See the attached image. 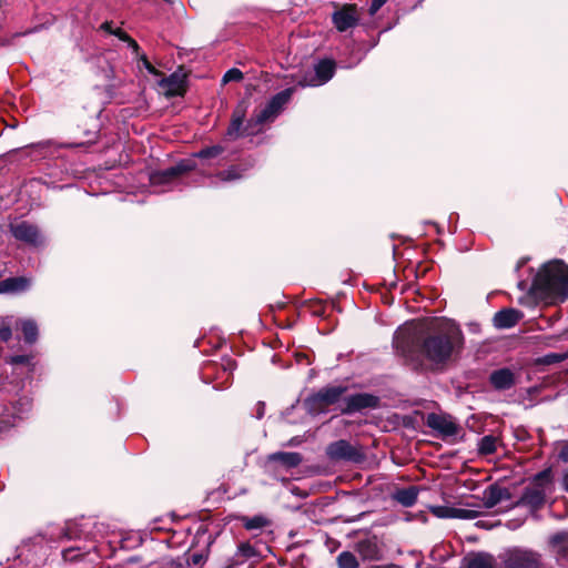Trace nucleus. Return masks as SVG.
Returning <instances> with one entry per match:
<instances>
[{
  "instance_id": "nucleus-9",
  "label": "nucleus",
  "mask_w": 568,
  "mask_h": 568,
  "mask_svg": "<svg viewBox=\"0 0 568 568\" xmlns=\"http://www.w3.org/2000/svg\"><path fill=\"white\" fill-rule=\"evenodd\" d=\"M427 426L438 432L443 437L454 436L458 433L456 422L446 415L429 414L427 416Z\"/></svg>"
},
{
  "instance_id": "nucleus-12",
  "label": "nucleus",
  "mask_w": 568,
  "mask_h": 568,
  "mask_svg": "<svg viewBox=\"0 0 568 568\" xmlns=\"http://www.w3.org/2000/svg\"><path fill=\"white\" fill-rule=\"evenodd\" d=\"M334 71H335V63L331 60H323V61L318 62L315 67V73H316L315 79H312L311 81H306V80L302 81V82H300V84L302 87H306V85L315 87V85L324 84L333 78Z\"/></svg>"
},
{
  "instance_id": "nucleus-18",
  "label": "nucleus",
  "mask_w": 568,
  "mask_h": 568,
  "mask_svg": "<svg viewBox=\"0 0 568 568\" xmlns=\"http://www.w3.org/2000/svg\"><path fill=\"white\" fill-rule=\"evenodd\" d=\"M245 116V109L242 105H239L232 115L231 123L226 131V136L231 140H235L241 135V128L243 124V120Z\"/></svg>"
},
{
  "instance_id": "nucleus-10",
  "label": "nucleus",
  "mask_w": 568,
  "mask_h": 568,
  "mask_svg": "<svg viewBox=\"0 0 568 568\" xmlns=\"http://www.w3.org/2000/svg\"><path fill=\"white\" fill-rule=\"evenodd\" d=\"M159 87L162 93L168 98L183 95L185 92V74L174 72L168 78L161 79Z\"/></svg>"
},
{
  "instance_id": "nucleus-45",
  "label": "nucleus",
  "mask_w": 568,
  "mask_h": 568,
  "mask_svg": "<svg viewBox=\"0 0 568 568\" xmlns=\"http://www.w3.org/2000/svg\"><path fill=\"white\" fill-rule=\"evenodd\" d=\"M262 415H263L262 409H258V417H261Z\"/></svg>"
},
{
  "instance_id": "nucleus-23",
  "label": "nucleus",
  "mask_w": 568,
  "mask_h": 568,
  "mask_svg": "<svg viewBox=\"0 0 568 568\" xmlns=\"http://www.w3.org/2000/svg\"><path fill=\"white\" fill-rule=\"evenodd\" d=\"M21 328L27 343H33L38 336L37 324L31 320H26L21 323Z\"/></svg>"
},
{
  "instance_id": "nucleus-17",
  "label": "nucleus",
  "mask_w": 568,
  "mask_h": 568,
  "mask_svg": "<svg viewBox=\"0 0 568 568\" xmlns=\"http://www.w3.org/2000/svg\"><path fill=\"white\" fill-rule=\"evenodd\" d=\"M267 459L270 462H275L282 464L286 468H293L301 464L302 457L298 453L295 452H278L268 455Z\"/></svg>"
},
{
  "instance_id": "nucleus-42",
  "label": "nucleus",
  "mask_w": 568,
  "mask_h": 568,
  "mask_svg": "<svg viewBox=\"0 0 568 568\" xmlns=\"http://www.w3.org/2000/svg\"><path fill=\"white\" fill-rule=\"evenodd\" d=\"M564 487L568 491V474L564 477Z\"/></svg>"
},
{
  "instance_id": "nucleus-14",
  "label": "nucleus",
  "mask_w": 568,
  "mask_h": 568,
  "mask_svg": "<svg viewBox=\"0 0 568 568\" xmlns=\"http://www.w3.org/2000/svg\"><path fill=\"white\" fill-rule=\"evenodd\" d=\"M523 317V313L515 308H505L497 312L494 316V325L497 328H510L515 326Z\"/></svg>"
},
{
  "instance_id": "nucleus-22",
  "label": "nucleus",
  "mask_w": 568,
  "mask_h": 568,
  "mask_svg": "<svg viewBox=\"0 0 568 568\" xmlns=\"http://www.w3.org/2000/svg\"><path fill=\"white\" fill-rule=\"evenodd\" d=\"M467 568H494V558L485 554L474 555L467 559Z\"/></svg>"
},
{
  "instance_id": "nucleus-11",
  "label": "nucleus",
  "mask_w": 568,
  "mask_h": 568,
  "mask_svg": "<svg viewBox=\"0 0 568 568\" xmlns=\"http://www.w3.org/2000/svg\"><path fill=\"white\" fill-rule=\"evenodd\" d=\"M10 230L12 235L19 241H23L31 245H39L42 243V237L38 227L28 222L11 224Z\"/></svg>"
},
{
  "instance_id": "nucleus-15",
  "label": "nucleus",
  "mask_w": 568,
  "mask_h": 568,
  "mask_svg": "<svg viewBox=\"0 0 568 568\" xmlns=\"http://www.w3.org/2000/svg\"><path fill=\"white\" fill-rule=\"evenodd\" d=\"M489 381L498 390L509 389L515 384V375L508 368H500L490 374Z\"/></svg>"
},
{
  "instance_id": "nucleus-2",
  "label": "nucleus",
  "mask_w": 568,
  "mask_h": 568,
  "mask_svg": "<svg viewBox=\"0 0 568 568\" xmlns=\"http://www.w3.org/2000/svg\"><path fill=\"white\" fill-rule=\"evenodd\" d=\"M532 290L535 294L550 302L568 298V265L561 261L546 263L537 273Z\"/></svg>"
},
{
  "instance_id": "nucleus-34",
  "label": "nucleus",
  "mask_w": 568,
  "mask_h": 568,
  "mask_svg": "<svg viewBox=\"0 0 568 568\" xmlns=\"http://www.w3.org/2000/svg\"><path fill=\"white\" fill-rule=\"evenodd\" d=\"M29 362V357L24 355H18L11 358L12 364H26Z\"/></svg>"
},
{
  "instance_id": "nucleus-6",
  "label": "nucleus",
  "mask_w": 568,
  "mask_h": 568,
  "mask_svg": "<svg viewBox=\"0 0 568 568\" xmlns=\"http://www.w3.org/2000/svg\"><path fill=\"white\" fill-rule=\"evenodd\" d=\"M326 453L329 458L335 460L358 462L363 458V454L359 448L344 439L329 444Z\"/></svg>"
},
{
  "instance_id": "nucleus-46",
  "label": "nucleus",
  "mask_w": 568,
  "mask_h": 568,
  "mask_svg": "<svg viewBox=\"0 0 568 568\" xmlns=\"http://www.w3.org/2000/svg\"><path fill=\"white\" fill-rule=\"evenodd\" d=\"M234 564L229 565L226 568H233Z\"/></svg>"
},
{
  "instance_id": "nucleus-1",
  "label": "nucleus",
  "mask_w": 568,
  "mask_h": 568,
  "mask_svg": "<svg viewBox=\"0 0 568 568\" xmlns=\"http://www.w3.org/2000/svg\"><path fill=\"white\" fill-rule=\"evenodd\" d=\"M464 345V335L459 326L452 320L433 321L418 343L422 359L433 369L446 366L457 356Z\"/></svg>"
},
{
  "instance_id": "nucleus-24",
  "label": "nucleus",
  "mask_w": 568,
  "mask_h": 568,
  "mask_svg": "<svg viewBox=\"0 0 568 568\" xmlns=\"http://www.w3.org/2000/svg\"><path fill=\"white\" fill-rule=\"evenodd\" d=\"M497 439L494 436H484L478 443V449L480 454L489 455L496 450Z\"/></svg>"
},
{
  "instance_id": "nucleus-31",
  "label": "nucleus",
  "mask_w": 568,
  "mask_h": 568,
  "mask_svg": "<svg viewBox=\"0 0 568 568\" xmlns=\"http://www.w3.org/2000/svg\"><path fill=\"white\" fill-rule=\"evenodd\" d=\"M237 555L244 558H251L255 555V550L248 542H242L237 547Z\"/></svg>"
},
{
  "instance_id": "nucleus-32",
  "label": "nucleus",
  "mask_w": 568,
  "mask_h": 568,
  "mask_svg": "<svg viewBox=\"0 0 568 568\" xmlns=\"http://www.w3.org/2000/svg\"><path fill=\"white\" fill-rule=\"evenodd\" d=\"M219 176L223 181H232L239 179L241 175L236 173V169L232 168L225 172H222Z\"/></svg>"
},
{
  "instance_id": "nucleus-19",
  "label": "nucleus",
  "mask_w": 568,
  "mask_h": 568,
  "mask_svg": "<svg viewBox=\"0 0 568 568\" xmlns=\"http://www.w3.org/2000/svg\"><path fill=\"white\" fill-rule=\"evenodd\" d=\"M30 285L24 277H11L0 282V293H17L24 291Z\"/></svg>"
},
{
  "instance_id": "nucleus-41",
  "label": "nucleus",
  "mask_w": 568,
  "mask_h": 568,
  "mask_svg": "<svg viewBox=\"0 0 568 568\" xmlns=\"http://www.w3.org/2000/svg\"><path fill=\"white\" fill-rule=\"evenodd\" d=\"M539 478H548L549 477V470L542 471L538 475Z\"/></svg>"
},
{
  "instance_id": "nucleus-36",
  "label": "nucleus",
  "mask_w": 568,
  "mask_h": 568,
  "mask_svg": "<svg viewBox=\"0 0 568 568\" xmlns=\"http://www.w3.org/2000/svg\"><path fill=\"white\" fill-rule=\"evenodd\" d=\"M142 60H143V64H144L145 69H146L150 73L155 74V75H158V74H159V71H158V70H156V69H155V68H154V67H153V65H152V64L146 60V58H145V57H143V58H142Z\"/></svg>"
},
{
  "instance_id": "nucleus-43",
  "label": "nucleus",
  "mask_w": 568,
  "mask_h": 568,
  "mask_svg": "<svg viewBox=\"0 0 568 568\" xmlns=\"http://www.w3.org/2000/svg\"><path fill=\"white\" fill-rule=\"evenodd\" d=\"M549 357H552V359H555V361L560 358V356H558V355H550Z\"/></svg>"
},
{
  "instance_id": "nucleus-39",
  "label": "nucleus",
  "mask_w": 568,
  "mask_h": 568,
  "mask_svg": "<svg viewBox=\"0 0 568 568\" xmlns=\"http://www.w3.org/2000/svg\"><path fill=\"white\" fill-rule=\"evenodd\" d=\"M400 338H402V337H400V335H399V334H398V335H396V337H395V345H396V347H397V348H400V347H402V341H400Z\"/></svg>"
},
{
  "instance_id": "nucleus-29",
  "label": "nucleus",
  "mask_w": 568,
  "mask_h": 568,
  "mask_svg": "<svg viewBox=\"0 0 568 568\" xmlns=\"http://www.w3.org/2000/svg\"><path fill=\"white\" fill-rule=\"evenodd\" d=\"M11 324H12V317H0V338L4 342L10 339L12 333H11Z\"/></svg>"
},
{
  "instance_id": "nucleus-33",
  "label": "nucleus",
  "mask_w": 568,
  "mask_h": 568,
  "mask_svg": "<svg viewBox=\"0 0 568 568\" xmlns=\"http://www.w3.org/2000/svg\"><path fill=\"white\" fill-rule=\"evenodd\" d=\"M386 1L387 0H373L369 8V13L375 14Z\"/></svg>"
},
{
  "instance_id": "nucleus-8",
  "label": "nucleus",
  "mask_w": 568,
  "mask_h": 568,
  "mask_svg": "<svg viewBox=\"0 0 568 568\" xmlns=\"http://www.w3.org/2000/svg\"><path fill=\"white\" fill-rule=\"evenodd\" d=\"M332 19L336 29L344 32L357 24L359 16L355 6L346 4L335 11Z\"/></svg>"
},
{
  "instance_id": "nucleus-3",
  "label": "nucleus",
  "mask_w": 568,
  "mask_h": 568,
  "mask_svg": "<svg viewBox=\"0 0 568 568\" xmlns=\"http://www.w3.org/2000/svg\"><path fill=\"white\" fill-rule=\"evenodd\" d=\"M347 388L344 386H327L305 399V406L312 414H321L328 409L329 406L336 405L339 410L344 395Z\"/></svg>"
},
{
  "instance_id": "nucleus-37",
  "label": "nucleus",
  "mask_w": 568,
  "mask_h": 568,
  "mask_svg": "<svg viewBox=\"0 0 568 568\" xmlns=\"http://www.w3.org/2000/svg\"><path fill=\"white\" fill-rule=\"evenodd\" d=\"M202 560H203V556L200 555V554H194L191 557V564L192 565H199L200 562H202Z\"/></svg>"
},
{
  "instance_id": "nucleus-21",
  "label": "nucleus",
  "mask_w": 568,
  "mask_h": 568,
  "mask_svg": "<svg viewBox=\"0 0 568 568\" xmlns=\"http://www.w3.org/2000/svg\"><path fill=\"white\" fill-rule=\"evenodd\" d=\"M394 498L405 507H412L417 500V489L415 487H409L406 489H400L396 491Z\"/></svg>"
},
{
  "instance_id": "nucleus-20",
  "label": "nucleus",
  "mask_w": 568,
  "mask_h": 568,
  "mask_svg": "<svg viewBox=\"0 0 568 568\" xmlns=\"http://www.w3.org/2000/svg\"><path fill=\"white\" fill-rule=\"evenodd\" d=\"M432 513L439 518H467L470 514L469 510L443 506L433 507Z\"/></svg>"
},
{
  "instance_id": "nucleus-27",
  "label": "nucleus",
  "mask_w": 568,
  "mask_h": 568,
  "mask_svg": "<svg viewBox=\"0 0 568 568\" xmlns=\"http://www.w3.org/2000/svg\"><path fill=\"white\" fill-rule=\"evenodd\" d=\"M243 524L246 529L252 530L265 527L268 521L263 516H254L251 518H244Z\"/></svg>"
},
{
  "instance_id": "nucleus-35",
  "label": "nucleus",
  "mask_w": 568,
  "mask_h": 568,
  "mask_svg": "<svg viewBox=\"0 0 568 568\" xmlns=\"http://www.w3.org/2000/svg\"><path fill=\"white\" fill-rule=\"evenodd\" d=\"M559 458L565 462V463H568V443L565 444L560 452H559Z\"/></svg>"
},
{
  "instance_id": "nucleus-26",
  "label": "nucleus",
  "mask_w": 568,
  "mask_h": 568,
  "mask_svg": "<svg viewBox=\"0 0 568 568\" xmlns=\"http://www.w3.org/2000/svg\"><path fill=\"white\" fill-rule=\"evenodd\" d=\"M112 34L118 37L121 41H124L128 43V45L133 50L134 53L139 52V44L134 39H132L125 31H123L121 28H114V31H112Z\"/></svg>"
},
{
  "instance_id": "nucleus-38",
  "label": "nucleus",
  "mask_w": 568,
  "mask_h": 568,
  "mask_svg": "<svg viewBox=\"0 0 568 568\" xmlns=\"http://www.w3.org/2000/svg\"><path fill=\"white\" fill-rule=\"evenodd\" d=\"M101 29H103L104 31L109 32L112 34V31H114V28L112 27V23L111 22H104L102 26H101Z\"/></svg>"
},
{
  "instance_id": "nucleus-40",
  "label": "nucleus",
  "mask_w": 568,
  "mask_h": 568,
  "mask_svg": "<svg viewBox=\"0 0 568 568\" xmlns=\"http://www.w3.org/2000/svg\"><path fill=\"white\" fill-rule=\"evenodd\" d=\"M71 554H72V550H65V551H63V557L64 558H74V556H72Z\"/></svg>"
},
{
  "instance_id": "nucleus-25",
  "label": "nucleus",
  "mask_w": 568,
  "mask_h": 568,
  "mask_svg": "<svg viewBox=\"0 0 568 568\" xmlns=\"http://www.w3.org/2000/svg\"><path fill=\"white\" fill-rule=\"evenodd\" d=\"M337 561H338L339 568H357L358 567L356 557L352 552H348V551H344V552L339 554Z\"/></svg>"
},
{
  "instance_id": "nucleus-7",
  "label": "nucleus",
  "mask_w": 568,
  "mask_h": 568,
  "mask_svg": "<svg viewBox=\"0 0 568 568\" xmlns=\"http://www.w3.org/2000/svg\"><path fill=\"white\" fill-rule=\"evenodd\" d=\"M377 398L369 394H355L345 396L342 404H339V412L342 414H349L363 408L375 407Z\"/></svg>"
},
{
  "instance_id": "nucleus-28",
  "label": "nucleus",
  "mask_w": 568,
  "mask_h": 568,
  "mask_svg": "<svg viewBox=\"0 0 568 568\" xmlns=\"http://www.w3.org/2000/svg\"><path fill=\"white\" fill-rule=\"evenodd\" d=\"M224 149L221 145H213L210 148H205L200 152L195 153V156L204 160L213 159L222 154Z\"/></svg>"
},
{
  "instance_id": "nucleus-44",
  "label": "nucleus",
  "mask_w": 568,
  "mask_h": 568,
  "mask_svg": "<svg viewBox=\"0 0 568 568\" xmlns=\"http://www.w3.org/2000/svg\"><path fill=\"white\" fill-rule=\"evenodd\" d=\"M262 415H263L262 409H258V417H261Z\"/></svg>"
},
{
  "instance_id": "nucleus-16",
  "label": "nucleus",
  "mask_w": 568,
  "mask_h": 568,
  "mask_svg": "<svg viewBox=\"0 0 568 568\" xmlns=\"http://www.w3.org/2000/svg\"><path fill=\"white\" fill-rule=\"evenodd\" d=\"M551 545L558 561L568 564V534L560 532L551 538Z\"/></svg>"
},
{
  "instance_id": "nucleus-13",
  "label": "nucleus",
  "mask_w": 568,
  "mask_h": 568,
  "mask_svg": "<svg viewBox=\"0 0 568 568\" xmlns=\"http://www.w3.org/2000/svg\"><path fill=\"white\" fill-rule=\"evenodd\" d=\"M191 165L181 162L178 165L170 168L165 171L156 172L151 175V183L153 185L165 184L173 181L180 174L191 170Z\"/></svg>"
},
{
  "instance_id": "nucleus-30",
  "label": "nucleus",
  "mask_w": 568,
  "mask_h": 568,
  "mask_svg": "<svg viewBox=\"0 0 568 568\" xmlns=\"http://www.w3.org/2000/svg\"><path fill=\"white\" fill-rule=\"evenodd\" d=\"M243 79V73L241 70L239 69H230L225 72V74L223 75V82L224 83H227V82H231V81H240Z\"/></svg>"
},
{
  "instance_id": "nucleus-4",
  "label": "nucleus",
  "mask_w": 568,
  "mask_h": 568,
  "mask_svg": "<svg viewBox=\"0 0 568 568\" xmlns=\"http://www.w3.org/2000/svg\"><path fill=\"white\" fill-rule=\"evenodd\" d=\"M505 568H542L541 555L527 548L514 547L506 551Z\"/></svg>"
},
{
  "instance_id": "nucleus-5",
  "label": "nucleus",
  "mask_w": 568,
  "mask_h": 568,
  "mask_svg": "<svg viewBox=\"0 0 568 568\" xmlns=\"http://www.w3.org/2000/svg\"><path fill=\"white\" fill-rule=\"evenodd\" d=\"M293 93V89H285L275 94L271 101L256 114V122L264 123L272 121L283 109V106L290 101Z\"/></svg>"
}]
</instances>
